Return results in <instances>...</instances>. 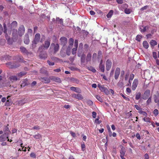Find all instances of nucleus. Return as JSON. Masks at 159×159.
I'll list each match as a JSON object with an SVG mask.
<instances>
[{
    "label": "nucleus",
    "mask_w": 159,
    "mask_h": 159,
    "mask_svg": "<svg viewBox=\"0 0 159 159\" xmlns=\"http://www.w3.org/2000/svg\"><path fill=\"white\" fill-rule=\"evenodd\" d=\"M4 31L3 32L5 34V36L6 39L7 40V42L9 44H11L12 43L13 41L14 40L13 39L10 38V35L11 34V30H8V34L7 33V26L5 24L3 25Z\"/></svg>",
    "instance_id": "nucleus-1"
},
{
    "label": "nucleus",
    "mask_w": 159,
    "mask_h": 159,
    "mask_svg": "<svg viewBox=\"0 0 159 159\" xmlns=\"http://www.w3.org/2000/svg\"><path fill=\"white\" fill-rule=\"evenodd\" d=\"M50 44V40L48 39L45 41L44 44L40 46L39 49V51H43V49H47L49 47Z\"/></svg>",
    "instance_id": "nucleus-2"
},
{
    "label": "nucleus",
    "mask_w": 159,
    "mask_h": 159,
    "mask_svg": "<svg viewBox=\"0 0 159 159\" xmlns=\"http://www.w3.org/2000/svg\"><path fill=\"white\" fill-rule=\"evenodd\" d=\"M60 40L61 41V45L63 46V47L61 51V54L62 55L63 50L65 48V46L67 43V39L65 37H61L60 38Z\"/></svg>",
    "instance_id": "nucleus-3"
},
{
    "label": "nucleus",
    "mask_w": 159,
    "mask_h": 159,
    "mask_svg": "<svg viewBox=\"0 0 159 159\" xmlns=\"http://www.w3.org/2000/svg\"><path fill=\"white\" fill-rule=\"evenodd\" d=\"M40 38V35L39 34H36L35 36L34 39L32 42V45L33 47H35L36 44L39 41Z\"/></svg>",
    "instance_id": "nucleus-4"
},
{
    "label": "nucleus",
    "mask_w": 159,
    "mask_h": 159,
    "mask_svg": "<svg viewBox=\"0 0 159 159\" xmlns=\"http://www.w3.org/2000/svg\"><path fill=\"white\" fill-rule=\"evenodd\" d=\"M8 138V135L6 134H3L0 136V142H3L6 141L7 139L8 141L11 142L12 141V140L11 139L9 140Z\"/></svg>",
    "instance_id": "nucleus-5"
},
{
    "label": "nucleus",
    "mask_w": 159,
    "mask_h": 159,
    "mask_svg": "<svg viewBox=\"0 0 159 159\" xmlns=\"http://www.w3.org/2000/svg\"><path fill=\"white\" fill-rule=\"evenodd\" d=\"M150 91L149 89L146 90L143 94L142 95V98L144 100H146L149 97L150 95Z\"/></svg>",
    "instance_id": "nucleus-6"
},
{
    "label": "nucleus",
    "mask_w": 159,
    "mask_h": 159,
    "mask_svg": "<svg viewBox=\"0 0 159 159\" xmlns=\"http://www.w3.org/2000/svg\"><path fill=\"white\" fill-rule=\"evenodd\" d=\"M25 28L23 25H21L18 29V34L20 36H22L25 33Z\"/></svg>",
    "instance_id": "nucleus-7"
},
{
    "label": "nucleus",
    "mask_w": 159,
    "mask_h": 159,
    "mask_svg": "<svg viewBox=\"0 0 159 159\" xmlns=\"http://www.w3.org/2000/svg\"><path fill=\"white\" fill-rule=\"evenodd\" d=\"M138 84V79H134L133 81L132 86V89L133 90H135Z\"/></svg>",
    "instance_id": "nucleus-8"
},
{
    "label": "nucleus",
    "mask_w": 159,
    "mask_h": 159,
    "mask_svg": "<svg viewBox=\"0 0 159 159\" xmlns=\"http://www.w3.org/2000/svg\"><path fill=\"white\" fill-rule=\"evenodd\" d=\"M98 87L100 89V90L102 92H104L107 94L109 93V91L103 85L101 86L100 85H98Z\"/></svg>",
    "instance_id": "nucleus-9"
},
{
    "label": "nucleus",
    "mask_w": 159,
    "mask_h": 159,
    "mask_svg": "<svg viewBox=\"0 0 159 159\" xmlns=\"http://www.w3.org/2000/svg\"><path fill=\"white\" fill-rule=\"evenodd\" d=\"M112 63L111 61L107 60L106 61V69L109 70L111 66Z\"/></svg>",
    "instance_id": "nucleus-10"
},
{
    "label": "nucleus",
    "mask_w": 159,
    "mask_h": 159,
    "mask_svg": "<svg viewBox=\"0 0 159 159\" xmlns=\"http://www.w3.org/2000/svg\"><path fill=\"white\" fill-rule=\"evenodd\" d=\"M120 73V69L119 68L117 67L116 69L115 73V79L117 80Z\"/></svg>",
    "instance_id": "nucleus-11"
},
{
    "label": "nucleus",
    "mask_w": 159,
    "mask_h": 159,
    "mask_svg": "<svg viewBox=\"0 0 159 159\" xmlns=\"http://www.w3.org/2000/svg\"><path fill=\"white\" fill-rule=\"evenodd\" d=\"M54 47V49L55 52H56L58 51L59 46L58 44L57 43L55 44L54 43H52L51 44V47Z\"/></svg>",
    "instance_id": "nucleus-12"
},
{
    "label": "nucleus",
    "mask_w": 159,
    "mask_h": 159,
    "mask_svg": "<svg viewBox=\"0 0 159 159\" xmlns=\"http://www.w3.org/2000/svg\"><path fill=\"white\" fill-rule=\"evenodd\" d=\"M72 96L73 98L77 99L80 100H82L83 98L82 95L80 94H73L72 95Z\"/></svg>",
    "instance_id": "nucleus-13"
},
{
    "label": "nucleus",
    "mask_w": 159,
    "mask_h": 159,
    "mask_svg": "<svg viewBox=\"0 0 159 159\" xmlns=\"http://www.w3.org/2000/svg\"><path fill=\"white\" fill-rule=\"evenodd\" d=\"M70 89L71 90L77 93H80L81 92V89L78 88L72 87L70 88Z\"/></svg>",
    "instance_id": "nucleus-14"
},
{
    "label": "nucleus",
    "mask_w": 159,
    "mask_h": 159,
    "mask_svg": "<svg viewBox=\"0 0 159 159\" xmlns=\"http://www.w3.org/2000/svg\"><path fill=\"white\" fill-rule=\"evenodd\" d=\"M154 101L156 103H157V106L159 107V96L158 95H154Z\"/></svg>",
    "instance_id": "nucleus-15"
},
{
    "label": "nucleus",
    "mask_w": 159,
    "mask_h": 159,
    "mask_svg": "<svg viewBox=\"0 0 159 159\" xmlns=\"http://www.w3.org/2000/svg\"><path fill=\"white\" fill-rule=\"evenodd\" d=\"M3 132L4 134L8 135L9 133L10 132L9 128L7 126H4L3 128Z\"/></svg>",
    "instance_id": "nucleus-16"
},
{
    "label": "nucleus",
    "mask_w": 159,
    "mask_h": 159,
    "mask_svg": "<svg viewBox=\"0 0 159 159\" xmlns=\"http://www.w3.org/2000/svg\"><path fill=\"white\" fill-rule=\"evenodd\" d=\"M120 155H122V156H124L125 155V148L122 146L121 147V149L120 150Z\"/></svg>",
    "instance_id": "nucleus-17"
},
{
    "label": "nucleus",
    "mask_w": 159,
    "mask_h": 159,
    "mask_svg": "<svg viewBox=\"0 0 159 159\" xmlns=\"http://www.w3.org/2000/svg\"><path fill=\"white\" fill-rule=\"evenodd\" d=\"M24 43L28 44L30 42V40L28 34H27L25 35V39L24 40Z\"/></svg>",
    "instance_id": "nucleus-18"
},
{
    "label": "nucleus",
    "mask_w": 159,
    "mask_h": 159,
    "mask_svg": "<svg viewBox=\"0 0 159 159\" xmlns=\"http://www.w3.org/2000/svg\"><path fill=\"white\" fill-rule=\"evenodd\" d=\"M17 30L16 29H13L12 30V36L15 39H16L17 37Z\"/></svg>",
    "instance_id": "nucleus-19"
},
{
    "label": "nucleus",
    "mask_w": 159,
    "mask_h": 159,
    "mask_svg": "<svg viewBox=\"0 0 159 159\" xmlns=\"http://www.w3.org/2000/svg\"><path fill=\"white\" fill-rule=\"evenodd\" d=\"M42 81L45 83H48L50 82V80L48 77H43L42 78Z\"/></svg>",
    "instance_id": "nucleus-20"
},
{
    "label": "nucleus",
    "mask_w": 159,
    "mask_h": 159,
    "mask_svg": "<svg viewBox=\"0 0 159 159\" xmlns=\"http://www.w3.org/2000/svg\"><path fill=\"white\" fill-rule=\"evenodd\" d=\"M148 28V27L147 26H144L141 25L140 27V30L141 32L143 33L145 32Z\"/></svg>",
    "instance_id": "nucleus-21"
},
{
    "label": "nucleus",
    "mask_w": 159,
    "mask_h": 159,
    "mask_svg": "<svg viewBox=\"0 0 159 159\" xmlns=\"http://www.w3.org/2000/svg\"><path fill=\"white\" fill-rule=\"evenodd\" d=\"M143 46L145 49H147L149 47V44L148 42L146 41H144L143 43Z\"/></svg>",
    "instance_id": "nucleus-22"
},
{
    "label": "nucleus",
    "mask_w": 159,
    "mask_h": 159,
    "mask_svg": "<svg viewBox=\"0 0 159 159\" xmlns=\"http://www.w3.org/2000/svg\"><path fill=\"white\" fill-rule=\"evenodd\" d=\"M72 46H70V45L69 44L68 46L66 51V53L67 55H70V50Z\"/></svg>",
    "instance_id": "nucleus-23"
},
{
    "label": "nucleus",
    "mask_w": 159,
    "mask_h": 159,
    "mask_svg": "<svg viewBox=\"0 0 159 159\" xmlns=\"http://www.w3.org/2000/svg\"><path fill=\"white\" fill-rule=\"evenodd\" d=\"M53 80L56 82L61 83V79L58 77H54L52 79Z\"/></svg>",
    "instance_id": "nucleus-24"
},
{
    "label": "nucleus",
    "mask_w": 159,
    "mask_h": 159,
    "mask_svg": "<svg viewBox=\"0 0 159 159\" xmlns=\"http://www.w3.org/2000/svg\"><path fill=\"white\" fill-rule=\"evenodd\" d=\"M26 102V100L25 99L20 100L18 101V103L19 105H23Z\"/></svg>",
    "instance_id": "nucleus-25"
},
{
    "label": "nucleus",
    "mask_w": 159,
    "mask_h": 159,
    "mask_svg": "<svg viewBox=\"0 0 159 159\" xmlns=\"http://www.w3.org/2000/svg\"><path fill=\"white\" fill-rule=\"evenodd\" d=\"M92 57V55L90 53H89L88 54L86 58V61L87 62H88L89 61H91V59Z\"/></svg>",
    "instance_id": "nucleus-26"
},
{
    "label": "nucleus",
    "mask_w": 159,
    "mask_h": 159,
    "mask_svg": "<svg viewBox=\"0 0 159 159\" xmlns=\"http://www.w3.org/2000/svg\"><path fill=\"white\" fill-rule=\"evenodd\" d=\"M150 44L152 47H154L157 45V42L154 40H152L150 41Z\"/></svg>",
    "instance_id": "nucleus-27"
},
{
    "label": "nucleus",
    "mask_w": 159,
    "mask_h": 159,
    "mask_svg": "<svg viewBox=\"0 0 159 159\" xmlns=\"http://www.w3.org/2000/svg\"><path fill=\"white\" fill-rule=\"evenodd\" d=\"M20 50L21 52L23 53L26 54L28 52L26 48L23 47H21L20 48Z\"/></svg>",
    "instance_id": "nucleus-28"
},
{
    "label": "nucleus",
    "mask_w": 159,
    "mask_h": 159,
    "mask_svg": "<svg viewBox=\"0 0 159 159\" xmlns=\"http://www.w3.org/2000/svg\"><path fill=\"white\" fill-rule=\"evenodd\" d=\"M113 10H110L107 15V17L108 18H110L113 15Z\"/></svg>",
    "instance_id": "nucleus-29"
},
{
    "label": "nucleus",
    "mask_w": 159,
    "mask_h": 159,
    "mask_svg": "<svg viewBox=\"0 0 159 159\" xmlns=\"http://www.w3.org/2000/svg\"><path fill=\"white\" fill-rule=\"evenodd\" d=\"M39 57L41 59H45L47 57V55L45 53L44 54H42V53H40L39 55Z\"/></svg>",
    "instance_id": "nucleus-30"
},
{
    "label": "nucleus",
    "mask_w": 159,
    "mask_h": 159,
    "mask_svg": "<svg viewBox=\"0 0 159 159\" xmlns=\"http://www.w3.org/2000/svg\"><path fill=\"white\" fill-rule=\"evenodd\" d=\"M33 136L35 139H40L42 137L41 135L39 134L33 135Z\"/></svg>",
    "instance_id": "nucleus-31"
},
{
    "label": "nucleus",
    "mask_w": 159,
    "mask_h": 159,
    "mask_svg": "<svg viewBox=\"0 0 159 159\" xmlns=\"http://www.w3.org/2000/svg\"><path fill=\"white\" fill-rule=\"evenodd\" d=\"M141 93L140 92H138L136 94L135 99H136L138 100L140 99L141 97Z\"/></svg>",
    "instance_id": "nucleus-32"
},
{
    "label": "nucleus",
    "mask_w": 159,
    "mask_h": 159,
    "mask_svg": "<svg viewBox=\"0 0 159 159\" xmlns=\"http://www.w3.org/2000/svg\"><path fill=\"white\" fill-rule=\"evenodd\" d=\"M10 80L11 81H16L17 80V77L16 76H11L10 77Z\"/></svg>",
    "instance_id": "nucleus-33"
},
{
    "label": "nucleus",
    "mask_w": 159,
    "mask_h": 159,
    "mask_svg": "<svg viewBox=\"0 0 159 159\" xmlns=\"http://www.w3.org/2000/svg\"><path fill=\"white\" fill-rule=\"evenodd\" d=\"M74 39L72 38H70L69 41V44L70 46H72L74 43Z\"/></svg>",
    "instance_id": "nucleus-34"
},
{
    "label": "nucleus",
    "mask_w": 159,
    "mask_h": 159,
    "mask_svg": "<svg viewBox=\"0 0 159 159\" xmlns=\"http://www.w3.org/2000/svg\"><path fill=\"white\" fill-rule=\"evenodd\" d=\"M56 20L58 23L61 24H63V21L62 19H60L59 17H57Z\"/></svg>",
    "instance_id": "nucleus-35"
},
{
    "label": "nucleus",
    "mask_w": 159,
    "mask_h": 159,
    "mask_svg": "<svg viewBox=\"0 0 159 159\" xmlns=\"http://www.w3.org/2000/svg\"><path fill=\"white\" fill-rule=\"evenodd\" d=\"M88 69L93 72H95L96 71V70L94 68L91 66L88 67Z\"/></svg>",
    "instance_id": "nucleus-36"
},
{
    "label": "nucleus",
    "mask_w": 159,
    "mask_h": 159,
    "mask_svg": "<svg viewBox=\"0 0 159 159\" xmlns=\"http://www.w3.org/2000/svg\"><path fill=\"white\" fill-rule=\"evenodd\" d=\"M17 25V22L15 21H13L11 24V26L12 27H16Z\"/></svg>",
    "instance_id": "nucleus-37"
},
{
    "label": "nucleus",
    "mask_w": 159,
    "mask_h": 159,
    "mask_svg": "<svg viewBox=\"0 0 159 159\" xmlns=\"http://www.w3.org/2000/svg\"><path fill=\"white\" fill-rule=\"evenodd\" d=\"M100 70L102 72H104V65H99V67Z\"/></svg>",
    "instance_id": "nucleus-38"
},
{
    "label": "nucleus",
    "mask_w": 159,
    "mask_h": 159,
    "mask_svg": "<svg viewBox=\"0 0 159 159\" xmlns=\"http://www.w3.org/2000/svg\"><path fill=\"white\" fill-rule=\"evenodd\" d=\"M78 47H75L72 49V54L73 55H75L76 53V51Z\"/></svg>",
    "instance_id": "nucleus-39"
},
{
    "label": "nucleus",
    "mask_w": 159,
    "mask_h": 159,
    "mask_svg": "<svg viewBox=\"0 0 159 159\" xmlns=\"http://www.w3.org/2000/svg\"><path fill=\"white\" fill-rule=\"evenodd\" d=\"M102 52L100 51H99L98 53V59H101L102 57Z\"/></svg>",
    "instance_id": "nucleus-40"
},
{
    "label": "nucleus",
    "mask_w": 159,
    "mask_h": 159,
    "mask_svg": "<svg viewBox=\"0 0 159 159\" xmlns=\"http://www.w3.org/2000/svg\"><path fill=\"white\" fill-rule=\"evenodd\" d=\"M81 61L82 63H84L85 61V56L83 55L81 58Z\"/></svg>",
    "instance_id": "nucleus-41"
},
{
    "label": "nucleus",
    "mask_w": 159,
    "mask_h": 159,
    "mask_svg": "<svg viewBox=\"0 0 159 159\" xmlns=\"http://www.w3.org/2000/svg\"><path fill=\"white\" fill-rule=\"evenodd\" d=\"M142 38V36L141 35H137L136 37V39L138 41L140 42Z\"/></svg>",
    "instance_id": "nucleus-42"
},
{
    "label": "nucleus",
    "mask_w": 159,
    "mask_h": 159,
    "mask_svg": "<svg viewBox=\"0 0 159 159\" xmlns=\"http://www.w3.org/2000/svg\"><path fill=\"white\" fill-rule=\"evenodd\" d=\"M148 98V99L146 102V103L147 105H149L152 102V97H150Z\"/></svg>",
    "instance_id": "nucleus-43"
},
{
    "label": "nucleus",
    "mask_w": 159,
    "mask_h": 159,
    "mask_svg": "<svg viewBox=\"0 0 159 159\" xmlns=\"http://www.w3.org/2000/svg\"><path fill=\"white\" fill-rule=\"evenodd\" d=\"M139 112L140 114H143V116H146L147 115V114L145 111H143L141 110L139 111Z\"/></svg>",
    "instance_id": "nucleus-44"
},
{
    "label": "nucleus",
    "mask_w": 159,
    "mask_h": 159,
    "mask_svg": "<svg viewBox=\"0 0 159 159\" xmlns=\"http://www.w3.org/2000/svg\"><path fill=\"white\" fill-rule=\"evenodd\" d=\"M95 97L100 102H102V99L100 96L97 95L95 96Z\"/></svg>",
    "instance_id": "nucleus-45"
},
{
    "label": "nucleus",
    "mask_w": 159,
    "mask_h": 159,
    "mask_svg": "<svg viewBox=\"0 0 159 159\" xmlns=\"http://www.w3.org/2000/svg\"><path fill=\"white\" fill-rule=\"evenodd\" d=\"M40 72L42 73H45L46 72V70L44 68H42L40 69Z\"/></svg>",
    "instance_id": "nucleus-46"
},
{
    "label": "nucleus",
    "mask_w": 159,
    "mask_h": 159,
    "mask_svg": "<svg viewBox=\"0 0 159 159\" xmlns=\"http://www.w3.org/2000/svg\"><path fill=\"white\" fill-rule=\"evenodd\" d=\"M153 113L155 116H157L158 114V111L157 109H155L154 110Z\"/></svg>",
    "instance_id": "nucleus-47"
},
{
    "label": "nucleus",
    "mask_w": 159,
    "mask_h": 159,
    "mask_svg": "<svg viewBox=\"0 0 159 159\" xmlns=\"http://www.w3.org/2000/svg\"><path fill=\"white\" fill-rule=\"evenodd\" d=\"M120 94L123 98L124 99H125L126 100V101H129V99L128 98L125 96L123 94L121 93Z\"/></svg>",
    "instance_id": "nucleus-48"
},
{
    "label": "nucleus",
    "mask_w": 159,
    "mask_h": 159,
    "mask_svg": "<svg viewBox=\"0 0 159 159\" xmlns=\"http://www.w3.org/2000/svg\"><path fill=\"white\" fill-rule=\"evenodd\" d=\"M130 12V10L129 9L126 8L125 10V12L127 14H129Z\"/></svg>",
    "instance_id": "nucleus-49"
},
{
    "label": "nucleus",
    "mask_w": 159,
    "mask_h": 159,
    "mask_svg": "<svg viewBox=\"0 0 159 159\" xmlns=\"http://www.w3.org/2000/svg\"><path fill=\"white\" fill-rule=\"evenodd\" d=\"M152 55L153 57L155 59H156L157 58V53L156 52H153L152 53Z\"/></svg>",
    "instance_id": "nucleus-50"
},
{
    "label": "nucleus",
    "mask_w": 159,
    "mask_h": 159,
    "mask_svg": "<svg viewBox=\"0 0 159 159\" xmlns=\"http://www.w3.org/2000/svg\"><path fill=\"white\" fill-rule=\"evenodd\" d=\"M26 74L25 72H21L18 74V75L20 77L23 75H24Z\"/></svg>",
    "instance_id": "nucleus-51"
},
{
    "label": "nucleus",
    "mask_w": 159,
    "mask_h": 159,
    "mask_svg": "<svg viewBox=\"0 0 159 159\" xmlns=\"http://www.w3.org/2000/svg\"><path fill=\"white\" fill-rule=\"evenodd\" d=\"M143 120L146 122H150V119L149 118L145 117L143 119Z\"/></svg>",
    "instance_id": "nucleus-52"
},
{
    "label": "nucleus",
    "mask_w": 159,
    "mask_h": 159,
    "mask_svg": "<svg viewBox=\"0 0 159 159\" xmlns=\"http://www.w3.org/2000/svg\"><path fill=\"white\" fill-rule=\"evenodd\" d=\"M134 75L133 74H131L130 75V77L129 78V80H133L134 79Z\"/></svg>",
    "instance_id": "nucleus-53"
},
{
    "label": "nucleus",
    "mask_w": 159,
    "mask_h": 159,
    "mask_svg": "<svg viewBox=\"0 0 159 159\" xmlns=\"http://www.w3.org/2000/svg\"><path fill=\"white\" fill-rule=\"evenodd\" d=\"M134 107L137 110H139V111L141 110V107L138 105H134Z\"/></svg>",
    "instance_id": "nucleus-54"
},
{
    "label": "nucleus",
    "mask_w": 159,
    "mask_h": 159,
    "mask_svg": "<svg viewBox=\"0 0 159 159\" xmlns=\"http://www.w3.org/2000/svg\"><path fill=\"white\" fill-rule=\"evenodd\" d=\"M97 54L96 53H94L93 55L92 59L93 61L96 59Z\"/></svg>",
    "instance_id": "nucleus-55"
},
{
    "label": "nucleus",
    "mask_w": 159,
    "mask_h": 159,
    "mask_svg": "<svg viewBox=\"0 0 159 159\" xmlns=\"http://www.w3.org/2000/svg\"><path fill=\"white\" fill-rule=\"evenodd\" d=\"M81 148L82 151H84L85 150V145L84 143L81 144Z\"/></svg>",
    "instance_id": "nucleus-56"
},
{
    "label": "nucleus",
    "mask_w": 159,
    "mask_h": 159,
    "mask_svg": "<svg viewBox=\"0 0 159 159\" xmlns=\"http://www.w3.org/2000/svg\"><path fill=\"white\" fill-rule=\"evenodd\" d=\"M148 6H145L141 8L140 9V10L141 11H143L144 10L147 9L148 8Z\"/></svg>",
    "instance_id": "nucleus-57"
},
{
    "label": "nucleus",
    "mask_w": 159,
    "mask_h": 159,
    "mask_svg": "<svg viewBox=\"0 0 159 159\" xmlns=\"http://www.w3.org/2000/svg\"><path fill=\"white\" fill-rule=\"evenodd\" d=\"M136 137L138 139H140L141 137L140 134L139 133H137L135 135Z\"/></svg>",
    "instance_id": "nucleus-58"
},
{
    "label": "nucleus",
    "mask_w": 159,
    "mask_h": 159,
    "mask_svg": "<svg viewBox=\"0 0 159 159\" xmlns=\"http://www.w3.org/2000/svg\"><path fill=\"white\" fill-rule=\"evenodd\" d=\"M72 80L74 83L77 84H78L79 83V80L77 79H73Z\"/></svg>",
    "instance_id": "nucleus-59"
},
{
    "label": "nucleus",
    "mask_w": 159,
    "mask_h": 159,
    "mask_svg": "<svg viewBox=\"0 0 159 159\" xmlns=\"http://www.w3.org/2000/svg\"><path fill=\"white\" fill-rule=\"evenodd\" d=\"M32 30L31 29H28V34H29L30 35H32Z\"/></svg>",
    "instance_id": "nucleus-60"
},
{
    "label": "nucleus",
    "mask_w": 159,
    "mask_h": 159,
    "mask_svg": "<svg viewBox=\"0 0 159 159\" xmlns=\"http://www.w3.org/2000/svg\"><path fill=\"white\" fill-rule=\"evenodd\" d=\"M93 117L95 118L96 117L97 113L95 111H93L92 113Z\"/></svg>",
    "instance_id": "nucleus-61"
},
{
    "label": "nucleus",
    "mask_w": 159,
    "mask_h": 159,
    "mask_svg": "<svg viewBox=\"0 0 159 159\" xmlns=\"http://www.w3.org/2000/svg\"><path fill=\"white\" fill-rule=\"evenodd\" d=\"M47 62H48V64L50 66H53L54 65V62H51L49 61H48Z\"/></svg>",
    "instance_id": "nucleus-62"
},
{
    "label": "nucleus",
    "mask_w": 159,
    "mask_h": 159,
    "mask_svg": "<svg viewBox=\"0 0 159 159\" xmlns=\"http://www.w3.org/2000/svg\"><path fill=\"white\" fill-rule=\"evenodd\" d=\"M30 156L32 158H35L36 157V155L34 153H31L30 154Z\"/></svg>",
    "instance_id": "nucleus-63"
},
{
    "label": "nucleus",
    "mask_w": 159,
    "mask_h": 159,
    "mask_svg": "<svg viewBox=\"0 0 159 159\" xmlns=\"http://www.w3.org/2000/svg\"><path fill=\"white\" fill-rule=\"evenodd\" d=\"M144 157L145 159H148L149 158V155L148 153L145 154L144 155Z\"/></svg>",
    "instance_id": "nucleus-64"
}]
</instances>
